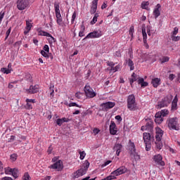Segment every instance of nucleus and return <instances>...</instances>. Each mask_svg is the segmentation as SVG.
Segmentation results:
<instances>
[{"label":"nucleus","instance_id":"nucleus-1","mask_svg":"<svg viewBox=\"0 0 180 180\" xmlns=\"http://www.w3.org/2000/svg\"><path fill=\"white\" fill-rule=\"evenodd\" d=\"M89 162L88 160H85L82 167L73 173L72 178L74 179H77L79 178V176L85 175V174H86V172L88 171V168H89Z\"/></svg>","mask_w":180,"mask_h":180},{"label":"nucleus","instance_id":"nucleus-2","mask_svg":"<svg viewBox=\"0 0 180 180\" xmlns=\"http://www.w3.org/2000/svg\"><path fill=\"white\" fill-rule=\"evenodd\" d=\"M127 109L131 112H136L139 110V106L137 103H136V96L134 94H131L127 98Z\"/></svg>","mask_w":180,"mask_h":180},{"label":"nucleus","instance_id":"nucleus-3","mask_svg":"<svg viewBox=\"0 0 180 180\" xmlns=\"http://www.w3.org/2000/svg\"><path fill=\"white\" fill-rule=\"evenodd\" d=\"M142 131H148L149 133H153L154 131V122L150 118L145 120V125L141 127Z\"/></svg>","mask_w":180,"mask_h":180},{"label":"nucleus","instance_id":"nucleus-4","mask_svg":"<svg viewBox=\"0 0 180 180\" xmlns=\"http://www.w3.org/2000/svg\"><path fill=\"white\" fill-rule=\"evenodd\" d=\"M143 139L146 145V150L150 151L151 150V134L150 132H144Z\"/></svg>","mask_w":180,"mask_h":180},{"label":"nucleus","instance_id":"nucleus-5","mask_svg":"<svg viewBox=\"0 0 180 180\" xmlns=\"http://www.w3.org/2000/svg\"><path fill=\"white\" fill-rule=\"evenodd\" d=\"M167 126L169 130H179L178 127V118L172 117L167 120Z\"/></svg>","mask_w":180,"mask_h":180},{"label":"nucleus","instance_id":"nucleus-6","mask_svg":"<svg viewBox=\"0 0 180 180\" xmlns=\"http://www.w3.org/2000/svg\"><path fill=\"white\" fill-rule=\"evenodd\" d=\"M129 150L131 157H133L134 160H140V155H139L136 151V145H134V143L131 142V140H129Z\"/></svg>","mask_w":180,"mask_h":180},{"label":"nucleus","instance_id":"nucleus-7","mask_svg":"<svg viewBox=\"0 0 180 180\" xmlns=\"http://www.w3.org/2000/svg\"><path fill=\"white\" fill-rule=\"evenodd\" d=\"M84 92L87 98H95L96 93L94 91V89L88 84L84 86Z\"/></svg>","mask_w":180,"mask_h":180},{"label":"nucleus","instance_id":"nucleus-8","mask_svg":"<svg viewBox=\"0 0 180 180\" xmlns=\"http://www.w3.org/2000/svg\"><path fill=\"white\" fill-rule=\"evenodd\" d=\"M115 105H116L115 102L108 101L106 103H101L100 106L103 112H108L109 109H112V108H115Z\"/></svg>","mask_w":180,"mask_h":180},{"label":"nucleus","instance_id":"nucleus-9","mask_svg":"<svg viewBox=\"0 0 180 180\" xmlns=\"http://www.w3.org/2000/svg\"><path fill=\"white\" fill-rule=\"evenodd\" d=\"M50 169H56L57 171H61L64 169V165L63 164V161L58 160L56 162L49 167Z\"/></svg>","mask_w":180,"mask_h":180},{"label":"nucleus","instance_id":"nucleus-10","mask_svg":"<svg viewBox=\"0 0 180 180\" xmlns=\"http://www.w3.org/2000/svg\"><path fill=\"white\" fill-rule=\"evenodd\" d=\"M126 172H127V168L124 166H121L118 169L111 172V175L119 176V175H122V174H126Z\"/></svg>","mask_w":180,"mask_h":180},{"label":"nucleus","instance_id":"nucleus-11","mask_svg":"<svg viewBox=\"0 0 180 180\" xmlns=\"http://www.w3.org/2000/svg\"><path fill=\"white\" fill-rule=\"evenodd\" d=\"M101 36H102V32L94 31L92 32L89 33L84 37V40H86V39H98V37H101Z\"/></svg>","mask_w":180,"mask_h":180},{"label":"nucleus","instance_id":"nucleus-12","mask_svg":"<svg viewBox=\"0 0 180 180\" xmlns=\"http://www.w3.org/2000/svg\"><path fill=\"white\" fill-rule=\"evenodd\" d=\"M29 6V1L27 0H18L17 1V8L19 11H23Z\"/></svg>","mask_w":180,"mask_h":180},{"label":"nucleus","instance_id":"nucleus-13","mask_svg":"<svg viewBox=\"0 0 180 180\" xmlns=\"http://www.w3.org/2000/svg\"><path fill=\"white\" fill-rule=\"evenodd\" d=\"M164 136V131L160 127L155 128V140L156 141H161Z\"/></svg>","mask_w":180,"mask_h":180},{"label":"nucleus","instance_id":"nucleus-14","mask_svg":"<svg viewBox=\"0 0 180 180\" xmlns=\"http://www.w3.org/2000/svg\"><path fill=\"white\" fill-rule=\"evenodd\" d=\"M154 161L157 165H160V167H164L165 165V162L162 160V156L160 154L154 156Z\"/></svg>","mask_w":180,"mask_h":180},{"label":"nucleus","instance_id":"nucleus-15","mask_svg":"<svg viewBox=\"0 0 180 180\" xmlns=\"http://www.w3.org/2000/svg\"><path fill=\"white\" fill-rule=\"evenodd\" d=\"M26 105H25V109L27 110H32L33 109V105L36 103V99H29L25 100Z\"/></svg>","mask_w":180,"mask_h":180},{"label":"nucleus","instance_id":"nucleus-16","mask_svg":"<svg viewBox=\"0 0 180 180\" xmlns=\"http://www.w3.org/2000/svg\"><path fill=\"white\" fill-rule=\"evenodd\" d=\"M32 20L30 19H27L25 20L26 26H25V31H24L25 36H26V34H27V33H29V32H30V30H32V27H33V25L32 24Z\"/></svg>","mask_w":180,"mask_h":180},{"label":"nucleus","instance_id":"nucleus-17","mask_svg":"<svg viewBox=\"0 0 180 180\" xmlns=\"http://www.w3.org/2000/svg\"><path fill=\"white\" fill-rule=\"evenodd\" d=\"M169 98H168V97H165L160 102H159L158 106L160 109L161 108H167V106L169 105Z\"/></svg>","mask_w":180,"mask_h":180},{"label":"nucleus","instance_id":"nucleus-18","mask_svg":"<svg viewBox=\"0 0 180 180\" xmlns=\"http://www.w3.org/2000/svg\"><path fill=\"white\" fill-rule=\"evenodd\" d=\"M161 15V4H158L153 10V16L157 19Z\"/></svg>","mask_w":180,"mask_h":180},{"label":"nucleus","instance_id":"nucleus-19","mask_svg":"<svg viewBox=\"0 0 180 180\" xmlns=\"http://www.w3.org/2000/svg\"><path fill=\"white\" fill-rule=\"evenodd\" d=\"M110 133L112 136L117 134V127H116V124L115 122H111L110 124Z\"/></svg>","mask_w":180,"mask_h":180},{"label":"nucleus","instance_id":"nucleus-20","mask_svg":"<svg viewBox=\"0 0 180 180\" xmlns=\"http://www.w3.org/2000/svg\"><path fill=\"white\" fill-rule=\"evenodd\" d=\"M98 9V0H93L91 3V6L90 9V13L94 15V13H96V11Z\"/></svg>","mask_w":180,"mask_h":180},{"label":"nucleus","instance_id":"nucleus-21","mask_svg":"<svg viewBox=\"0 0 180 180\" xmlns=\"http://www.w3.org/2000/svg\"><path fill=\"white\" fill-rule=\"evenodd\" d=\"M28 94H37L39 92V85H31L29 89L27 90Z\"/></svg>","mask_w":180,"mask_h":180},{"label":"nucleus","instance_id":"nucleus-22","mask_svg":"<svg viewBox=\"0 0 180 180\" xmlns=\"http://www.w3.org/2000/svg\"><path fill=\"white\" fill-rule=\"evenodd\" d=\"M151 84L153 85V88H158L159 85H161V79L158 77L152 79Z\"/></svg>","mask_w":180,"mask_h":180},{"label":"nucleus","instance_id":"nucleus-23","mask_svg":"<svg viewBox=\"0 0 180 180\" xmlns=\"http://www.w3.org/2000/svg\"><path fill=\"white\" fill-rule=\"evenodd\" d=\"M164 121L163 117L161 116V114H160V112H157L155 115V122L158 124H161L162 122Z\"/></svg>","mask_w":180,"mask_h":180},{"label":"nucleus","instance_id":"nucleus-24","mask_svg":"<svg viewBox=\"0 0 180 180\" xmlns=\"http://www.w3.org/2000/svg\"><path fill=\"white\" fill-rule=\"evenodd\" d=\"M39 36H45L46 37H51L53 41H56V38H54L51 34L46 31L39 30L38 32Z\"/></svg>","mask_w":180,"mask_h":180},{"label":"nucleus","instance_id":"nucleus-25","mask_svg":"<svg viewBox=\"0 0 180 180\" xmlns=\"http://www.w3.org/2000/svg\"><path fill=\"white\" fill-rule=\"evenodd\" d=\"M126 63L128 67L130 68V71H133L134 70V62L130 58L126 59Z\"/></svg>","mask_w":180,"mask_h":180},{"label":"nucleus","instance_id":"nucleus-26","mask_svg":"<svg viewBox=\"0 0 180 180\" xmlns=\"http://www.w3.org/2000/svg\"><path fill=\"white\" fill-rule=\"evenodd\" d=\"M139 85H141V88H146V86H148V82H144V79L141 77L138 80Z\"/></svg>","mask_w":180,"mask_h":180},{"label":"nucleus","instance_id":"nucleus-27","mask_svg":"<svg viewBox=\"0 0 180 180\" xmlns=\"http://www.w3.org/2000/svg\"><path fill=\"white\" fill-rule=\"evenodd\" d=\"M139 78H141V77L137 76L136 73L132 74L131 79H129L130 84L133 85V83L136 82V81H139Z\"/></svg>","mask_w":180,"mask_h":180},{"label":"nucleus","instance_id":"nucleus-28","mask_svg":"<svg viewBox=\"0 0 180 180\" xmlns=\"http://www.w3.org/2000/svg\"><path fill=\"white\" fill-rule=\"evenodd\" d=\"M11 174L13 176V178H15L16 179V178H18L19 177V170L16 168H13L12 172H11Z\"/></svg>","mask_w":180,"mask_h":180},{"label":"nucleus","instance_id":"nucleus-29","mask_svg":"<svg viewBox=\"0 0 180 180\" xmlns=\"http://www.w3.org/2000/svg\"><path fill=\"white\" fill-rule=\"evenodd\" d=\"M81 27H82V30L79 32V37H84L85 36V34H84V33H85V25H82Z\"/></svg>","mask_w":180,"mask_h":180},{"label":"nucleus","instance_id":"nucleus-30","mask_svg":"<svg viewBox=\"0 0 180 180\" xmlns=\"http://www.w3.org/2000/svg\"><path fill=\"white\" fill-rule=\"evenodd\" d=\"M98 18H99V14H98V13L94 14V17L93 18V19L91 20V25H95V23H96V22H98Z\"/></svg>","mask_w":180,"mask_h":180},{"label":"nucleus","instance_id":"nucleus-31","mask_svg":"<svg viewBox=\"0 0 180 180\" xmlns=\"http://www.w3.org/2000/svg\"><path fill=\"white\" fill-rule=\"evenodd\" d=\"M142 34L143 43L146 44L147 43V32H146V28H142Z\"/></svg>","mask_w":180,"mask_h":180},{"label":"nucleus","instance_id":"nucleus-32","mask_svg":"<svg viewBox=\"0 0 180 180\" xmlns=\"http://www.w3.org/2000/svg\"><path fill=\"white\" fill-rule=\"evenodd\" d=\"M120 67H122V65L118 64L115 67L114 66L113 68H110V71H111L112 72H116L119 71V70H120Z\"/></svg>","mask_w":180,"mask_h":180},{"label":"nucleus","instance_id":"nucleus-33","mask_svg":"<svg viewBox=\"0 0 180 180\" xmlns=\"http://www.w3.org/2000/svg\"><path fill=\"white\" fill-rule=\"evenodd\" d=\"M122 146L120 143H116L113 148L114 151H122Z\"/></svg>","mask_w":180,"mask_h":180},{"label":"nucleus","instance_id":"nucleus-34","mask_svg":"<svg viewBox=\"0 0 180 180\" xmlns=\"http://www.w3.org/2000/svg\"><path fill=\"white\" fill-rule=\"evenodd\" d=\"M50 91V98L51 99H53L54 98V85H51L49 87Z\"/></svg>","mask_w":180,"mask_h":180},{"label":"nucleus","instance_id":"nucleus-35","mask_svg":"<svg viewBox=\"0 0 180 180\" xmlns=\"http://www.w3.org/2000/svg\"><path fill=\"white\" fill-rule=\"evenodd\" d=\"M156 148H158V150H161V148H162V141H155V142Z\"/></svg>","mask_w":180,"mask_h":180},{"label":"nucleus","instance_id":"nucleus-36","mask_svg":"<svg viewBox=\"0 0 180 180\" xmlns=\"http://www.w3.org/2000/svg\"><path fill=\"white\" fill-rule=\"evenodd\" d=\"M1 71V72H4V74H11L12 72L11 69H8L6 68H2Z\"/></svg>","mask_w":180,"mask_h":180},{"label":"nucleus","instance_id":"nucleus-37","mask_svg":"<svg viewBox=\"0 0 180 180\" xmlns=\"http://www.w3.org/2000/svg\"><path fill=\"white\" fill-rule=\"evenodd\" d=\"M78 153L79 154V159L80 160H84L85 158V155H86V153H85V151H81V150H78Z\"/></svg>","mask_w":180,"mask_h":180},{"label":"nucleus","instance_id":"nucleus-38","mask_svg":"<svg viewBox=\"0 0 180 180\" xmlns=\"http://www.w3.org/2000/svg\"><path fill=\"white\" fill-rule=\"evenodd\" d=\"M159 113L161 115L162 117H165V116H167V115H168V113H169V112L168 111V110H162L161 112H159Z\"/></svg>","mask_w":180,"mask_h":180},{"label":"nucleus","instance_id":"nucleus-39","mask_svg":"<svg viewBox=\"0 0 180 180\" xmlns=\"http://www.w3.org/2000/svg\"><path fill=\"white\" fill-rule=\"evenodd\" d=\"M69 108H72L74 106H75L76 108H82V105H78L77 103H70L68 104Z\"/></svg>","mask_w":180,"mask_h":180},{"label":"nucleus","instance_id":"nucleus-40","mask_svg":"<svg viewBox=\"0 0 180 180\" xmlns=\"http://www.w3.org/2000/svg\"><path fill=\"white\" fill-rule=\"evenodd\" d=\"M22 180H31L30 175L28 172H25L22 176Z\"/></svg>","mask_w":180,"mask_h":180},{"label":"nucleus","instance_id":"nucleus-41","mask_svg":"<svg viewBox=\"0 0 180 180\" xmlns=\"http://www.w3.org/2000/svg\"><path fill=\"white\" fill-rule=\"evenodd\" d=\"M13 169L11 168V167H6L4 169V171H5V174L6 175H9V174H12V171H13Z\"/></svg>","mask_w":180,"mask_h":180},{"label":"nucleus","instance_id":"nucleus-42","mask_svg":"<svg viewBox=\"0 0 180 180\" xmlns=\"http://www.w3.org/2000/svg\"><path fill=\"white\" fill-rule=\"evenodd\" d=\"M148 5H150L148 1H143V2H142V4H141L142 9H147Z\"/></svg>","mask_w":180,"mask_h":180},{"label":"nucleus","instance_id":"nucleus-43","mask_svg":"<svg viewBox=\"0 0 180 180\" xmlns=\"http://www.w3.org/2000/svg\"><path fill=\"white\" fill-rule=\"evenodd\" d=\"M56 23H58L59 26H61V25H63V18L56 17Z\"/></svg>","mask_w":180,"mask_h":180},{"label":"nucleus","instance_id":"nucleus-44","mask_svg":"<svg viewBox=\"0 0 180 180\" xmlns=\"http://www.w3.org/2000/svg\"><path fill=\"white\" fill-rule=\"evenodd\" d=\"M171 39L172 41H179L180 40V37L179 36H176V35H172L171 36Z\"/></svg>","mask_w":180,"mask_h":180},{"label":"nucleus","instance_id":"nucleus-45","mask_svg":"<svg viewBox=\"0 0 180 180\" xmlns=\"http://www.w3.org/2000/svg\"><path fill=\"white\" fill-rule=\"evenodd\" d=\"M76 18H77V12L74 11L72 15V19H71L72 25H73L74 22H75Z\"/></svg>","mask_w":180,"mask_h":180},{"label":"nucleus","instance_id":"nucleus-46","mask_svg":"<svg viewBox=\"0 0 180 180\" xmlns=\"http://www.w3.org/2000/svg\"><path fill=\"white\" fill-rule=\"evenodd\" d=\"M168 61H169V57H168V56H164L161 59L162 64H164V63H168Z\"/></svg>","mask_w":180,"mask_h":180},{"label":"nucleus","instance_id":"nucleus-47","mask_svg":"<svg viewBox=\"0 0 180 180\" xmlns=\"http://www.w3.org/2000/svg\"><path fill=\"white\" fill-rule=\"evenodd\" d=\"M55 12H60V3L54 4Z\"/></svg>","mask_w":180,"mask_h":180},{"label":"nucleus","instance_id":"nucleus-48","mask_svg":"<svg viewBox=\"0 0 180 180\" xmlns=\"http://www.w3.org/2000/svg\"><path fill=\"white\" fill-rule=\"evenodd\" d=\"M11 32H12V27H10L9 29L6 32V38H5L6 40V39H8V37H9V34H11Z\"/></svg>","mask_w":180,"mask_h":180},{"label":"nucleus","instance_id":"nucleus-49","mask_svg":"<svg viewBox=\"0 0 180 180\" xmlns=\"http://www.w3.org/2000/svg\"><path fill=\"white\" fill-rule=\"evenodd\" d=\"M178 27H174V31L172 32L171 36H176L178 34Z\"/></svg>","mask_w":180,"mask_h":180},{"label":"nucleus","instance_id":"nucleus-50","mask_svg":"<svg viewBox=\"0 0 180 180\" xmlns=\"http://www.w3.org/2000/svg\"><path fill=\"white\" fill-rule=\"evenodd\" d=\"M107 180L116 179V176L115 174H111L105 177Z\"/></svg>","mask_w":180,"mask_h":180},{"label":"nucleus","instance_id":"nucleus-51","mask_svg":"<svg viewBox=\"0 0 180 180\" xmlns=\"http://www.w3.org/2000/svg\"><path fill=\"white\" fill-rule=\"evenodd\" d=\"M17 159H18V155L14 153L11 155V160H13V162H15Z\"/></svg>","mask_w":180,"mask_h":180},{"label":"nucleus","instance_id":"nucleus-52","mask_svg":"<svg viewBox=\"0 0 180 180\" xmlns=\"http://www.w3.org/2000/svg\"><path fill=\"white\" fill-rule=\"evenodd\" d=\"M43 51H46V53H49L50 52V48L49 47V45H47V44L44 45V46L43 48Z\"/></svg>","mask_w":180,"mask_h":180},{"label":"nucleus","instance_id":"nucleus-53","mask_svg":"<svg viewBox=\"0 0 180 180\" xmlns=\"http://www.w3.org/2000/svg\"><path fill=\"white\" fill-rule=\"evenodd\" d=\"M49 52H46V51H43L41 50L40 53L41 54V56H43V57H45V58H47V56L49 55V53H47Z\"/></svg>","mask_w":180,"mask_h":180},{"label":"nucleus","instance_id":"nucleus-54","mask_svg":"<svg viewBox=\"0 0 180 180\" xmlns=\"http://www.w3.org/2000/svg\"><path fill=\"white\" fill-rule=\"evenodd\" d=\"M134 33V27H131L129 29V35L133 37V34Z\"/></svg>","mask_w":180,"mask_h":180},{"label":"nucleus","instance_id":"nucleus-55","mask_svg":"<svg viewBox=\"0 0 180 180\" xmlns=\"http://www.w3.org/2000/svg\"><path fill=\"white\" fill-rule=\"evenodd\" d=\"M63 120H61V118H58L57 120H56V124H58V126H61L63 124Z\"/></svg>","mask_w":180,"mask_h":180},{"label":"nucleus","instance_id":"nucleus-56","mask_svg":"<svg viewBox=\"0 0 180 180\" xmlns=\"http://www.w3.org/2000/svg\"><path fill=\"white\" fill-rule=\"evenodd\" d=\"M178 106V103H172V110H176V107Z\"/></svg>","mask_w":180,"mask_h":180},{"label":"nucleus","instance_id":"nucleus-57","mask_svg":"<svg viewBox=\"0 0 180 180\" xmlns=\"http://www.w3.org/2000/svg\"><path fill=\"white\" fill-rule=\"evenodd\" d=\"M107 65H108V67H110V68H113L115 67V63L108 61Z\"/></svg>","mask_w":180,"mask_h":180},{"label":"nucleus","instance_id":"nucleus-58","mask_svg":"<svg viewBox=\"0 0 180 180\" xmlns=\"http://www.w3.org/2000/svg\"><path fill=\"white\" fill-rule=\"evenodd\" d=\"M174 79H175V75H174V74H170V75H169V79L170 81H174Z\"/></svg>","mask_w":180,"mask_h":180},{"label":"nucleus","instance_id":"nucleus-59","mask_svg":"<svg viewBox=\"0 0 180 180\" xmlns=\"http://www.w3.org/2000/svg\"><path fill=\"white\" fill-rule=\"evenodd\" d=\"M99 131H101V130H99V129H98V128H95L93 130V133L95 134V136H96V134H98L99 133Z\"/></svg>","mask_w":180,"mask_h":180},{"label":"nucleus","instance_id":"nucleus-60","mask_svg":"<svg viewBox=\"0 0 180 180\" xmlns=\"http://www.w3.org/2000/svg\"><path fill=\"white\" fill-rule=\"evenodd\" d=\"M46 58H50L51 60L54 59V56L51 53H48Z\"/></svg>","mask_w":180,"mask_h":180},{"label":"nucleus","instance_id":"nucleus-61","mask_svg":"<svg viewBox=\"0 0 180 180\" xmlns=\"http://www.w3.org/2000/svg\"><path fill=\"white\" fill-rule=\"evenodd\" d=\"M82 94H81V92H77L76 94H75V96H76V98H77V99H81V96H82Z\"/></svg>","mask_w":180,"mask_h":180},{"label":"nucleus","instance_id":"nucleus-62","mask_svg":"<svg viewBox=\"0 0 180 180\" xmlns=\"http://www.w3.org/2000/svg\"><path fill=\"white\" fill-rule=\"evenodd\" d=\"M115 120H118V122H122V117L120 115H116Z\"/></svg>","mask_w":180,"mask_h":180},{"label":"nucleus","instance_id":"nucleus-63","mask_svg":"<svg viewBox=\"0 0 180 180\" xmlns=\"http://www.w3.org/2000/svg\"><path fill=\"white\" fill-rule=\"evenodd\" d=\"M1 180H13V179L9 176H5V177L1 178Z\"/></svg>","mask_w":180,"mask_h":180},{"label":"nucleus","instance_id":"nucleus-64","mask_svg":"<svg viewBox=\"0 0 180 180\" xmlns=\"http://www.w3.org/2000/svg\"><path fill=\"white\" fill-rule=\"evenodd\" d=\"M89 178H91V176H86V177L82 179V180H95L96 179L95 178L89 179Z\"/></svg>","mask_w":180,"mask_h":180}]
</instances>
